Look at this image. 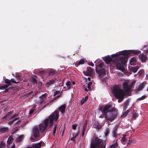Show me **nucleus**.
<instances>
[{"label": "nucleus", "instance_id": "f257e3e1", "mask_svg": "<svg viewBox=\"0 0 148 148\" xmlns=\"http://www.w3.org/2000/svg\"><path fill=\"white\" fill-rule=\"evenodd\" d=\"M140 53V51L138 50H130L128 51H123L120 52L119 53L112 55V57H116L115 59L116 61L115 62V66L117 69L122 71L124 70V65L126 62V58L125 56H122L119 57V55L128 56L133 54H138Z\"/></svg>", "mask_w": 148, "mask_h": 148}, {"label": "nucleus", "instance_id": "f03ea898", "mask_svg": "<svg viewBox=\"0 0 148 148\" xmlns=\"http://www.w3.org/2000/svg\"><path fill=\"white\" fill-rule=\"evenodd\" d=\"M59 116V112L55 111L48 118L46 119L42 123L40 124L39 125V128L40 132L42 133L47 130L49 125L50 126H52L54 120H55L56 121L58 119Z\"/></svg>", "mask_w": 148, "mask_h": 148}, {"label": "nucleus", "instance_id": "7ed1b4c3", "mask_svg": "<svg viewBox=\"0 0 148 148\" xmlns=\"http://www.w3.org/2000/svg\"><path fill=\"white\" fill-rule=\"evenodd\" d=\"M112 92L114 96L116 98H119L118 102H121L124 99L125 93L124 91L121 88L119 85H116L111 88Z\"/></svg>", "mask_w": 148, "mask_h": 148}, {"label": "nucleus", "instance_id": "20e7f679", "mask_svg": "<svg viewBox=\"0 0 148 148\" xmlns=\"http://www.w3.org/2000/svg\"><path fill=\"white\" fill-rule=\"evenodd\" d=\"M90 148H106V143L105 141L95 137L92 140Z\"/></svg>", "mask_w": 148, "mask_h": 148}, {"label": "nucleus", "instance_id": "39448f33", "mask_svg": "<svg viewBox=\"0 0 148 148\" xmlns=\"http://www.w3.org/2000/svg\"><path fill=\"white\" fill-rule=\"evenodd\" d=\"M118 115V110L114 107L112 108V111L108 112L104 115L105 118L108 120L110 121H113L116 117Z\"/></svg>", "mask_w": 148, "mask_h": 148}, {"label": "nucleus", "instance_id": "423d86ee", "mask_svg": "<svg viewBox=\"0 0 148 148\" xmlns=\"http://www.w3.org/2000/svg\"><path fill=\"white\" fill-rule=\"evenodd\" d=\"M112 106L110 104L103 105L99 108V110L102 112L104 115L107 113L108 112H110L112 111Z\"/></svg>", "mask_w": 148, "mask_h": 148}, {"label": "nucleus", "instance_id": "0eeeda50", "mask_svg": "<svg viewBox=\"0 0 148 148\" xmlns=\"http://www.w3.org/2000/svg\"><path fill=\"white\" fill-rule=\"evenodd\" d=\"M123 89L126 93L129 92L130 90L132 88V84H130L129 85L127 82H124L123 84Z\"/></svg>", "mask_w": 148, "mask_h": 148}, {"label": "nucleus", "instance_id": "6e6552de", "mask_svg": "<svg viewBox=\"0 0 148 148\" xmlns=\"http://www.w3.org/2000/svg\"><path fill=\"white\" fill-rule=\"evenodd\" d=\"M46 95L47 94L45 93L39 97V99L38 101V103L39 105H41L42 103L45 102L46 100Z\"/></svg>", "mask_w": 148, "mask_h": 148}, {"label": "nucleus", "instance_id": "1a4fd4ad", "mask_svg": "<svg viewBox=\"0 0 148 148\" xmlns=\"http://www.w3.org/2000/svg\"><path fill=\"white\" fill-rule=\"evenodd\" d=\"M140 60L142 62L144 63L146 62L147 59V56L143 53H141L139 56Z\"/></svg>", "mask_w": 148, "mask_h": 148}, {"label": "nucleus", "instance_id": "9d476101", "mask_svg": "<svg viewBox=\"0 0 148 148\" xmlns=\"http://www.w3.org/2000/svg\"><path fill=\"white\" fill-rule=\"evenodd\" d=\"M93 82V81H92L91 82H87L86 83L87 84V88H85V87H84V89L86 91H88V90L91 91V86L92 85V82Z\"/></svg>", "mask_w": 148, "mask_h": 148}, {"label": "nucleus", "instance_id": "9b49d317", "mask_svg": "<svg viewBox=\"0 0 148 148\" xmlns=\"http://www.w3.org/2000/svg\"><path fill=\"white\" fill-rule=\"evenodd\" d=\"M39 130L38 127H35L34 128L33 130V136L37 138L39 136Z\"/></svg>", "mask_w": 148, "mask_h": 148}, {"label": "nucleus", "instance_id": "f8f14e48", "mask_svg": "<svg viewBox=\"0 0 148 148\" xmlns=\"http://www.w3.org/2000/svg\"><path fill=\"white\" fill-rule=\"evenodd\" d=\"M118 128V125H116L113 129L112 135L113 137H116L117 136V132Z\"/></svg>", "mask_w": 148, "mask_h": 148}, {"label": "nucleus", "instance_id": "ddd939ff", "mask_svg": "<svg viewBox=\"0 0 148 148\" xmlns=\"http://www.w3.org/2000/svg\"><path fill=\"white\" fill-rule=\"evenodd\" d=\"M42 142H40L36 144H33L32 146L28 147L27 148H40L41 146Z\"/></svg>", "mask_w": 148, "mask_h": 148}, {"label": "nucleus", "instance_id": "4468645a", "mask_svg": "<svg viewBox=\"0 0 148 148\" xmlns=\"http://www.w3.org/2000/svg\"><path fill=\"white\" fill-rule=\"evenodd\" d=\"M92 69L90 68H87L86 71L84 73L85 75H90L92 73Z\"/></svg>", "mask_w": 148, "mask_h": 148}, {"label": "nucleus", "instance_id": "2eb2a0df", "mask_svg": "<svg viewBox=\"0 0 148 148\" xmlns=\"http://www.w3.org/2000/svg\"><path fill=\"white\" fill-rule=\"evenodd\" d=\"M55 80L54 79H52L49 80V82H47L46 83V86L49 87L53 85L55 82Z\"/></svg>", "mask_w": 148, "mask_h": 148}, {"label": "nucleus", "instance_id": "dca6fc26", "mask_svg": "<svg viewBox=\"0 0 148 148\" xmlns=\"http://www.w3.org/2000/svg\"><path fill=\"white\" fill-rule=\"evenodd\" d=\"M106 71L105 69H99L98 71V73L100 75H104L106 74Z\"/></svg>", "mask_w": 148, "mask_h": 148}, {"label": "nucleus", "instance_id": "f3484780", "mask_svg": "<svg viewBox=\"0 0 148 148\" xmlns=\"http://www.w3.org/2000/svg\"><path fill=\"white\" fill-rule=\"evenodd\" d=\"M123 137L121 140V142L123 144L125 145L126 144L127 140L126 137L125 135H123Z\"/></svg>", "mask_w": 148, "mask_h": 148}, {"label": "nucleus", "instance_id": "a211bd4d", "mask_svg": "<svg viewBox=\"0 0 148 148\" xmlns=\"http://www.w3.org/2000/svg\"><path fill=\"white\" fill-rule=\"evenodd\" d=\"M86 60L84 59H81L79 62H76L75 65L76 66H78L80 64H83L85 62Z\"/></svg>", "mask_w": 148, "mask_h": 148}, {"label": "nucleus", "instance_id": "6ab92c4d", "mask_svg": "<svg viewBox=\"0 0 148 148\" xmlns=\"http://www.w3.org/2000/svg\"><path fill=\"white\" fill-rule=\"evenodd\" d=\"M144 83L143 82L140 84L139 85V86L136 89V91L137 92L142 90L144 87Z\"/></svg>", "mask_w": 148, "mask_h": 148}, {"label": "nucleus", "instance_id": "aec40b11", "mask_svg": "<svg viewBox=\"0 0 148 148\" xmlns=\"http://www.w3.org/2000/svg\"><path fill=\"white\" fill-rule=\"evenodd\" d=\"M136 58L133 57L131 58L130 61V64L131 65H134L136 64Z\"/></svg>", "mask_w": 148, "mask_h": 148}, {"label": "nucleus", "instance_id": "412c9836", "mask_svg": "<svg viewBox=\"0 0 148 148\" xmlns=\"http://www.w3.org/2000/svg\"><path fill=\"white\" fill-rule=\"evenodd\" d=\"M65 105H63L61 106L59 108L60 110L61 113L63 114H64V111L65 110Z\"/></svg>", "mask_w": 148, "mask_h": 148}, {"label": "nucleus", "instance_id": "4be33fe9", "mask_svg": "<svg viewBox=\"0 0 148 148\" xmlns=\"http://www.w3.org/2000/svg\"><path fill=\"white\" fill-rule=\"evenodd\" d=\"M129 100H127L124 103L123 107V110H125L129 105Z\"/></svg>", "mask_w": 148, "mask_h": 148}, {"label": "nucleus", "instance_id": "5701e85b", "mask_svg": "<svg viewBox=\"0 0 148 148\" xmlns=\"http://www.w3.org/2000/svg\"><path fill=\"white\" fill-rule=\"evenodd\" d=\"M93 127L96 129H100L101 128V126L98 122H95L93 125Z\"/></svg>", "mask_w": 148, "mask_h": 148}, {"label": "nucleus", "instance_id": "b1692460", "mask_svg": "<svg viewBox=\"0 0 148 148\" xmlns=\"http://www.w3.org/2000/svg\"><path fill=\"white\" fill-rule=\"evenodd\" d=\"M139 68V66H136L132 67L130 69L131 71L134 73H136L137 71V70Z\"/></svg>", "mask_w": 148, "mask_h": 148}, {"label": "nucleus", "instance_id": "393cba45", "mask_svg": "<svg viewBox=\"0 0 148 148\" xmlns=\"http://www.w3.org/2000/svg\"><path fill=\"white\" fill-rule=\"evenodd\" d=\"M8 130V127H3L0 129V133H3L7 132Z\"/></svg>", "mask_w": 148, "mask_h": 148}, {"label": "nucleus", "instance_id": "a878e982", "mask_svg": "<svg viewBox=\"0 0 148 148\" xmlns=\"http://www.w3.org/2000/svg\"><path fill=\"white\" fill-rule=\"evenodd\" d=\"M15 77L18 80H22V77L21 76V74L18 73H16Z\"/></svg>", "mask_w": 148, "mask_h": 148}, {"label": "nucleus", "instance_id": "bb28decb", "mask_svg": "<svg viewBox=\"0 0 148 148\" xmlns=\"http://www.w3.org/2000/svg\"><path fill=\"white\" fill-rule=\"evenodd\" d=\"M66 85L67 86L68 89H69L72 86L71 82L69 80L67 81L66 82Z\"/></svg>", "mask_w": 148, "mask_h": 148}, {"label": "nucleus", "instance_id": "cd10ccee", "mask_svg": "<svg viewBox=\"0 0 148 148\" xmlns=\"http://www.w3.org/2000/svg\"><path fill=\"white\" fill-rule=\"evenodd\" d=\"M112 60L111 57L108 56L105 58V60L106 62L109 63Z\"/></svg>", "mask_w": 148, "mask_h": 148}, {"label": "nucleus", "instance_id": "c85d7f7f", "mask_svg": "<svg viewBox=\"0 0 148 148\" xmlns=\"http://www.w3.org/2000/svg\"><path fill=\"white\" fill-rule=\"evenodd\" d=\"M88 97L86 96L84 97L83 98L81 101V104H83L84 103H85L88 100Z\"/></svg>", "mask_w": 148, "mask_h": 148}, {"label": "nucleus", "instance_id": "c756f323", "mask_svg": "<svg viewBox=\"0 0 148 148\" xmlns=\"http://www.w3.org/2000/svg\"><path fill=\"white\" fill-rule=\"evenodd\" d=\"M13 138L12 136H10L8 138L7 143L8 144H11L13 140Z\"/></svg>", "mask_w": 148, "mask_h": 148}, {"label": "nucleus", "instance_id": "7c9ffc66", "mask_svg": "<svg viewBox=\"0 0 148 148\" xmlns=\"http://www.w3.org/2000/svg\"><path fill=\"white\" fill-rule=\"evenodd\" d=\"M118 145L117 141L110 146L109 148H116Z\"/></svg>", "mask_w": 148, "mask_h": 148}, {"label": "nucleus", "instance_id": "2f4dec72", "mask_svg": "<svg viewBox=\"0 0 148 148\" xmlns=\"http://www.w3.org/2000/svg\"><path fill=\"white\" fill-rule=\"evenodd\" d=\"M132 115L133 119H135L138 116V114L137 113L134 112H132Z\"/></svg>", "mask_w": 148, "mask_h": 148}, {"label": "nucleus", "instance_id": "473e14b6", "mask_svg": "<svg viewBox=\"0 0 148 148\" xmlns=\"http://www.w3.org/2000/svg\"><path fill=\"white\" fill-rule=\"evenodd\" d=\"M5 82L8 86L11 85L10 80H9L8 79H5Z\"/></svg>", "mask_w": 148, "mask_h": 148}, {"label": "nucleus", "instance_id": "72a5a7b5", "mask_svg": "<svg viewBox=\"0 0 148 148\" xmlns=\"http://www.w3.org/2000/svg\"><path fill=\"white\" fill-rule=\"evenodd\" d=\"M23 136L21 135L16 139V141L18 142H19L22 140L23 138Z\"/></svg>", "mask_w": 148, "mask_h": 148}, {"label": "nucleus", "instance_id": "f704fd0d", "mask_svg": "<svg viewBox=\"0 0 148 148\" xmlns=\"http://www.w3.org/2000/svg\"><path fill=\"white\" fill-rule=\"evenodd\" d=\"M57 127V125H54V128L52 130V134L53 136H55V135L56 134V128Z\"/></svg>", "mask_w": 148, "mask_h": 148}, {"label": "nucleus", "instance_id": "c9c22d12", "mask_svg": "<svg viewBox=\"0 0 148 148\" xmlns=\"http://www.w3.org/2000/svg\"><path fill=\"white\" fill-rule=\"evenodd\" d=\"M129 112V111L128 110L125 111L123 113V114L122 116L123 118H125L127 115L128 113Z\"/></svg>", "mask_w": 148, "mask_h": 148}, {"label": "nucleus", "instance_id": "e433bc0d", "mask_svg": "<svg viewBox=\"0 0 148 148\" xmlns=\"http://www.w3.org/2000/svg\"><path fill=\"white\" fill-rule=\"evenodd\" d=\"M9 86L6 84H5L1 86H0V89L3 90L6 89Z\"/></svg>", "mask_w": 148, "mask_h": 148}, {"label": "nucleus", "instance_id": "4c0bfd02", "mask_svg": "<svg viewBox=\"0 0 148 148\" xmlns=\"http://www.w3.org/2000/svg\"><path fill=\"white\" fill-rule=\"evenodd\" d=\"M5 146V143L3 141L0 142V148H4Z\"/></svg>", "mask_w": 148, "mask_h": 148}, {"label": "nucleus", "instance_id": "58836bf2", "mask_svg": "<svg viewBox=\"0 0 148 148\" xmlns=\"http://www.w3.org/2000/svg\"><path fill=\"white\" fill-rule=\"evenodd\" d=\"M36 94L33 91H31L28 94V95L29 96H31V97H32L33 96L35 95Z\"/></svg>", "mask_w": 148, "mask_h": 148}, {"label": "nucleus", "instance_id": "ea45409f", "mask_svg": "<svg viewBox=\"0 0 148 148\" xmlns=\"http://www.w3.org/2000/svg\"><path fill=\"white\" fill-rule=\"evenodd\" d=\"M147 95H145L143 96L140 97L138 99L141 100H143L145 99L146 98H147Z\"/></svg>", "mask_w": 148, "mask_h": 148}, {"label": "nucleus", "instance_id": "a19ab883", "mask_svg": "<svg viewBox=\"0 0 148 148\" xmlns=\"http://www.w3.org/2000/svg\"><path fill=\"white\" fill-rule=\"evenodd\" d=\"M109 132V130L108 128L106 129V131L105 132L104 134L105 136L106 137Z\"/></svg>", "mask_w": 148, "mask_h": 148}, {"label": "nucleus", "instance_id": "79ce46f5", "mask_svg": "<svg viewBox=\"0 0 148 148\" xmlns=\"http://www.w3.org/2000/svg\"><path fill=\"white\" fill-rule=\"evenodd\" d=\"M12 111H10V112H8V113H7V114L4 116L3 118V119H6V118L7 117V116H8L10 115H11L12 114Z\"/></svg>", "mask_w": 148, "mask_h": 148}, {"label": "nucleus", "instance_id": "37998d69", "mask_svg": "<svg viewBox=\"0 0 148 148\" xmlns=\"http://www.w3.org/2000/svg\"><path fill=\"white\" fill-rule=\"evenodd\" d=\"M19 117H17L13 121H10L8 122V123L9 125H10L12 124L14 121L17 120L19 119Z\"/></svg>", "mask_w": 148, "mask_h": 148}, {"label": "nucleus", "instance_id": "c03bdc74", "mask_svg": "<svg viewBox=\"0 0 148 148\" xmlns=\"http://www.w3.org/2000/svg\"><path fill=\"white\" fill-rule=\"evenodd\" d=\"M34 109H35L33 107L32 108V109L29 112V115H32L33 113L34 112Z\"/></svg>", "mask_w": 148, "mask_h": 148}, {"label": "nucleus", "instance_id": "a18cd8bd", "mask_svg": "<svg viewBox=\"0 0 148 148\" xmlns=\"http://www.w3.org/2000/svg\"><path fill=\"white\" fill-rule=\"evenodd\" d=\"M56 73V72L55 71H53L52 70L50 71L49 72V74L50 75H53L54 74H55Z\"/></svg>", "mask_w": 148, "mask_h": 148}, {"label": "nucleus", "instance_id": "49530a36", "mask_svg": "<svg viewBox=\"0 0 148 148\" xmlns=\"http://www.w3.org/2000/svg\"><path fill=\"white\" fill-rule=\"evenodd\" d=\"M133 142V141L131 140H129L127 143V146H129L130 145V144Z\"/></svg>", "mask_w": 148, "mask_h": 148}, {"label": "nucleus", "instance_id": "de8ad7c7", "mask_svg": "<svg viewBox=\"0 0 148 148\" xmlns=\"http://www.w3.org/2000/svg\"><path fill=\"white\" fill-rule=\"evenodd\" d=\"M79 133V131H78L77 132V133H75L73 134V136L75 138H76V137L78 136V134Z\"/></svg>", "mask_w": 148, "mask_h": 148}, {"label": "nucleus", "instance_id": "09e8293b", "mask_svg": "<svg viewBox=\"0 0 148 148\" xmlns=\"http://www.w3.org/2000/svg\"><path fill=\"white\" fill-rule=\"evenodd\" d=\"M11 82H12V83H18L19 82H16L15 80L13 79H11L10 80Z\"/></svg>", "mask_w": 148, "mask_h": 148}, {"label": "nucleus", "instance_id": "8fccbe9b", "mask_svg": "<svg viewBox=\"0 0 148 148\" xmlns=\"http://www.w3.org/2000/svg\"><path fill=\"white\" fill-rule=\"evenodd\" d=\"M77 126V125L75 124H73L72 125V128L73 130H75Z\"/></svg>", "mask_w": 148, "mask_h": 148}, {"label": "nucleus", "instance_id": "3c124183", "mask_svg": "<svg viewBox=\"0 0 148 148\" xmlns=\"http://www.w3.org/2000/svg\"><path fill=\"white\" fill-rule=\"evenodd\" d=\"M86 129L83 128L82 133V136H83L84 134V133L85 132Z\"/></svg>", "mask_w": 148, "mask_h": 148}, {"label": "nucleus", "instance_id": "603ef678", "mask_svg": "<svg viewBox=\"0 0 148 148\" xmlns=\"http://www.w3.org/2000/svg\"><path fill=\"white\" fill-rule=\"evenodd\" d=\"M104 64L103 63H102V62L99 65V66L100 67H103V66L104 65Z\"/></svg>", "mask_w": 148, "mask_h": 148}, {"label": "nucleus", "instance_id": "864d4df0", "mask_svg": "<svg viewBox=\"0 0 148 148\" xmlns=\"http://www.w3.org/2000/svg\"><path fill=\"white\" fill-rule=\"evenodd\" d=\"M60 93V92L59 91H56L54 93V96H55V95L59 94Z\"/></svg>", "mask_w": 148, "mask_h": 148}, {"label": "nucleus", "instance_id": "5fc2aeb1", "mask_svg": "<svg viewBox=\"0 0 148 148\" xmlns=\"http://www.w3.org/2000/svg\"><path fill=\"white\" fill-rule=\"evenodd\" d=\"M75 138L73 136L71 138V140L73 141H75Z\"/></svg>", "mask_w": 148, "mask_h": 148}, {"label": "nucleus", "instance_id": "6e6d98bb", "mask_svg": "<svg viewBox=\"0 0 148 148\" xmlns=\"http://www.w3.org/2000/svg\"><path fill=\"white\" fill-rule=\"evenodd\" d=\"M89 64L90 65L92 66H94V64L92 62H90Z\"/></svg>", "mask_w": 148, "mask_h": 148}, {"label": "nucleus", "instance_id": "4d7b16f0", "mask_svg": "<svg viewBox=\"0 0 148 148\" xmlns=\"http://www.w3.org/2000/svg\"><path fill=\"white\" fill-rule=\"evenodd\" d=\"M17 115V114H16L14 115L12 117L10 118V119H11L12 118H13L15 117L16 115Z\"/></svg>", "mask_w": 148, "mask_h": 148}, {"label": "nucleus", "instance_id": "13d9d810", "mask_svg": "<svg viewBox=\"0 0 148 148\" xmlns=\"http://www.w3.org/2000/svg\"><path fill=\"white\" fill-rule=\"evenodd\" d=\"M86 125L84 124L83 128H85V129H86Z\"/></svg>", "mask_w": 148, "mask_h": 148}, {"label": "nucleus", "instance_id": "bf43d9fd", "mask_svg": "<svg viewBox=\"0 0 148 148\" xmlns=\"http://www.w3.org/2000/svg\"><path fill=\"white\" fill-rule=\"evenodd\" d=\"M105 117V116L103 115H103H101V116H99V117L101 118H103Z\"/></svg>", "mask_w": 148, "mask_h": 148}, {"label": "nucleus", "instance_id": "052dcab7", "mask_svg": "<svg viewBox=\"0 0 148 148\" xmlns=\"http://www.w3.org/2000/svg\"><path fill=\"white\" fill-rule=\"evenodd\" d=\"M15 145L14 144L11 147V148H15Z\"/></svg>", "mask_w": 148, "mask_h": 148}, {"label": "nucleus", "instance_id": "680f3d73", "mask_svg": "<svg viewBox=\"0 0 148 148\" xmlns=\"http://www.w3.org/2000/svg\"><path fill=\"white\" fill-rule=\"evenodd\" d=\"M87 121L86 120L84 121V124L86 125V124H87Z\"/></svg>", "mask_w": 148, "mask_h": 148}, {"label": "nucleus", "instance_id": "e2e57ef3", "mask_svg": "<svg viewBox=\"0 0 148 148\" xmlns=\"http://www.w3.org/2000/svg\"><path fill=\"white\" fill-rule=\"evenodd\" d=\"M90 79H91V78L90 77H88V79L89 81H90Z\"/></svg>", "mask_w": 148, "mask_h": 148}, {"label": "nucleus", "instance_id": "0e129e2a", "mask_svg": "<svg viewBox=\"0 0 148 148\" xmlns=\"http://www.w3.org/2000/svg\"><path fill=\"white\" fill-rule=\"evenodd\" d=\"M55 99H53L50 100V102H51L52 101H53L55 100Z\"/></svg>", "mask_w": 148, "mask_h": 148}, {"label": "nucleus", "instance_id": "69168bd1", "mask_svg": "<svg viewBox=\"0 0 148 148\" xmlns=\"http://www.w3.org/2000/svg\"><path fill=\"white\" fill-rule=\"evenodd\" d=\"M145 52L146 53H148V49L146 50Z\"/></svg>", "mask_w": 148, "mask_h": 148}, {"label": "nucleus", "instance_id": "338daca9", "mask_svg": "<svg viewBox=\"0 0 148 148\" xmlns=\"http://www.w3.org/2000/svg\"><path fill=\"white\" fill-rule=\"evenodd\" d=\"M73 85H74L75 84V82H73L72 83Z\"/></svg>", "mask_w": 148, "mask_h": 148}, {"label": "nucleus", "instance_id": "774afa93", "mask_svg": "<svg viewBox=\"0 0 148 148\" xmlns=\"http://www.w3.org/2000/svg\"><path fill=\"white\" fill-rule=\"evenodd\" d=\"M60 97V95H58L57 97H56V98H58V97Z\"/></svg>", "mask_w": 148, "mask_h": 148}]
</instances>
